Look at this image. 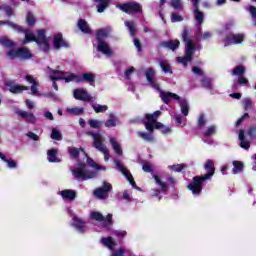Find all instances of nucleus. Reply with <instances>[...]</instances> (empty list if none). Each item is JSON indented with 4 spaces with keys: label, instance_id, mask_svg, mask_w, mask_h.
<instances>
[{
    "label": "nucleus",
    "instance_id": "obj_1",
    "mask_svg": "<svg viewBox=\"0 0 256 256\" xmlns=\"http://www.w3.org/2000/svg\"><path fill=\"white\" fill-rule=\"evenodd\" d=\"M145 75L152 89H155V91H158L160 93V98L162 99L163 103H165V105H169L171 99H175L176 101H181V97L179 95L173 92H165L161 90V85L157 82V79H155L154 68H148L145 72Z\"/></svg>",
    "mask_w": 256,
    "mask_h": 256
},
{
    "label": "nucleus",
    "instance_id": "obj_2",
    "mask_svg": "<svg viewBox=\"0 0 256 256\" xmlns=\"http://www.w3.org/2000/svg\"><path fill=\"white\" fill-rule=\"evenodd\" d=\"M86 135L89 137H92L93 141V147L103 153L104 155V161H109L111 155L109 154V149H107V146L103 144V139L101 138V134L99 132L95 133L93 131L86 132Z\"/></svg>",
    "mask_w": 256,
    "mask_h": 256
},
{
    "label": "nucleus",
    "instance_id": "obj_3",
    "mask_svg": "<svg viewBox=\"0 0 256 256\" xmlns=\"http://www.w3.org/2000/svg\"><path fill=\"white\" fill-rule=\"evenodd\" d=\"M161 115V111L157 110L153 114H146L144 125L145 128L149 131V133H153L155 129L161 130L163 127V123L158 122L157 119H159Z\"/></svg>",
    "mask_w": 256,
    "mask_h": 256
},
{
    "label": "nucleus",
    "instance_id": "obj_4",
    "mask_svg": "<svg viewBox=\"0 0 256 256\" xmlns=\"http://www.w3.org/2000/svg\"><path fill=\"white\" fill-rule=\"evenodd\" d=\"M118 9L127 15L143 13V6L139 2H126L118 5Z\"/></svg>",
    "mask_w": 256,
    "mask_h": 256
},
{
    "label": "nucleus",
    "instance_id": "obj_5",
    "mask_svg": "<svg viewBox=\"0 0 256 256\" xmlns=\"http://www.w3.org/2000/svg\"><path fill=\"white\" fill-rule=\"evenodd\" d=\"M45 34V29H40L37 31L36 44L38 45L39 50L42 51V53L49 55L51 51V45L49 44V40L47 39V36Z\"/></svg>",
    "mask_w": 256,
    "mask_h": 256
},
{
    "label": "nucleus",
    "instance_id": "obj_6",
    "mask_svg": "<svg viewBox=\"0 0 256 256\" xmlns=\"http://www.w3.org/2000/svg\"><path fill=\"white\" fill-rule=\"evenodd\" d=\"M72 175L75 179H83V181H87V179L96 177L97 174L95 172H87V166L83 162H80L78 167L72 170Z\"/></svg>",
    "mask_w": 256,
    "mask_h": 256
},
{
    "label": "nucleus",
    "instance_id": "obj_7",
    "mask_svg": "<svg viewBox=\"0 0 256 256\" xmlns=\"http://www.w3.org/2000/svg\"><path fill=\"white\" fill-rule=\"evenodd\" d=\"M207 181L202 178V176H194L192 182L187 185V189L191 191L192 194L199 196L203 192V183Z\"/></svg>",
    "mask_w": 256,
    "mask_h": 256
},
{
    "label": "nucleus",
    "instance_id": "obj_8",
    "mask_svg": "<svg viewBox=\"0 0 256 256\" xmlns=\"http://www.w3.org/2000/svg\"><path fill=\"white\" fill-rule=\"evenodd\" d=\"M13 27L14 29H17L19 33L25 34V38L22 42V45H27V43H32L33 41L34 43H37V36L31 33V30H29V28H23L17 24H14Z\"/></svg>",
    "mask_w": 256,
    "mask_h": 256
},
{
    "label": "nucleus",
    "instance_id": "obj_9",
    "mask_svg": "<svg viewBox=\"0 0 256 256\" xmlns=\"http://www.w3.org/2000/svg\"><path fill=\"white\" fill-rule=\"evenodd\" d=\"M73 97L77 101H84L85 103L93 102V96L90 95L85 88H77L73 91Z\"/></svg>",
    "mask_w": 256,
    "mask_h": 256
},
{
    "label": "nucleus",
    "instance_id": "obj_10",
    "mask_svg": "<svg viewBox=\"0 0 256 256\" xmlns=\"http://www.w3.org/2000/svg\"><path fill=\"white\" fill-rule=\"evenodd\" d=\"M193 53H195V45L188 44L184 57H177L178 63H181L184 67H187L188 63L193 61Z\"/></svg>",
    "mask_w": 256,
    "mask_h": 256
},
{
    "label": "nucleus",
    "instance_id": "obj_11",
    "mask_svg": "<svg viewBox=\"0 0 256 256\" xmlns=\"http://www.w3.org/2000/svg\"><path fill=\"white\" fill-rule=\"evenodd\" d=\"M113 190V185L109 182H103L102 187L96 188L93 192V195L97 197V199H105L109 195V192Z\"/></svg>",
    "mask_w": 256,
    "mask_h": 256
},
{
    "label": "nucleus",
    "instance_id": "obj_12",
    "mask_svg": "<svg viewBox=\"0 0 256 256\" xmlns=\"http://www.w3.org/2000/svg\"><path fill=\"white\" fill-rule=\"evenodd\" d=\"M154 177V181H156V184L159 185L160 189H153V197H159V195H161V191L162 193H167V191H169V185H167V183L163 182V180H161V178H159V176L157 174L153 175Z\"/></svg>",
    "mask_w": 256,
    "mask_h": 256
},
{
    "label": "nucleus",
    "instance_id": "obj_13",
    "mask_svg": "<svg viewBox=\"0 0 256 256\" xmlns=\"http://www.w3.org/2000/svg\"><path fill=\"white\" fill-rule=\"evenodd\" d=\"M204 169L206 174L202 175L201 177L206 181L213 179V175H215V162L211 159H208L204 165Z\"/></svg>",
    "mask_w": 256,
    "mask_h": 256
},
{
    "label": "nucleus",
    "instance_id": "obj_14",
    "mask_svg": "<svg viewBox=\"0 0 256 256\" xmlns=\"http://www.w3.org/2000/svg\"><path fill=\"white\" fill-rule=\"evenodd\" d=\"M115 165L118 168V170L122 172L124 177H126L130 185H132V187H137V183L135 182V179L133 178L131 172H129V170H127V168H125V166H123V164H121L120 161H115Z\"/></svg>",
    "mask_w": 256,
    "mask_h": 256
},
{
    "label": "nucleus",
    "instance_id": "obj_15",
    "mask_svg": "<svg viewBox=\"0 0 256 256\" xmlns=\"http://www.w3.org/2000/svg\"><path fill=\"white\" fill-rule=\"evenodd\" d=\"M53 47L56 51H59L61 47H64L65 49H69V43L63 39V34L62 33H57L54 35L53 38Z\"/></svg>",
    "mask_w": 256,
    "mask_h": 256
},
{
    "label": "nucleus",
    "instance_id": "obj_16",
    "mask_svg": "<svg viewBox=\"0 0 256 256\" xmlns=\"http://www.w3.org/2000/svg\"><path fill=\"white\" fill-rule=\"evenodd\" d=\"M6 87H8L10 93H14V95H17V93H22V91H29V87L15 84L12 81L7 82Z\"/></svg>",
    "mask_w": 256,
    "mask_h": 256
},
{
    "label": "nucleus",
    "instance_id": "obj_17",
    "mask_svg": "<svg viewBox=\"0 0 256 256\" xmlns=\"http://www.w3.org/2000/svg\"><path fill=\"white\" fill-rule=\"evenodd\" d=\"M180 45L181 42L178 39L160 42V47H164V49H170V51H177Z\"/></svg>",
    "mask_w": 256,
    "mask_h": 256
},
{
    "label": "nucleus",
    "instance_id": "obj_18",
    "mask_svg": "<svg viewBox=\"0 0 256 256\" xmlns=\"http://www.w3.org/2000/svg\"><path fill=\"white\" fill-rule=\"evenodd\" d=\"M77 83H89V85L95 87V74L91 72L84 73L82 77L79 76Z\"/></svg>",
    "mask_w": 256,
    "mask_h": 256
},
{
    "label": "nucleus",
    "instance_id": "obj_19",
    "mask_svg": "<svg viewBox=\"0 0 256 256\" xmlns=\"http://www.w3.org/2000/svg\"><path fill=\"white\" fill-rule=\"evenodd\" d=\"M50 71V79L51 81H63V75H69V72H64L61 70H53L51 67H48Z\"/></svg>",
    "mask_w": 256,
    "mask_h": 256
},
{
    "label": "nucleus",
    "instance_id": "obj_20",
    "mask_svg": "<svg viewBox=\"0 0 256 256\" xmlns=\"http://www.w3.org/2000/svg\"><path fill=\"white\" fill-rule=\"evenodd\" d=\"M60 195L62 199H65L66 201H75V199H77V191L71 189L60 191Z\"/></svg>",
    "mask_w": 256,
    "mask_h": 256
},
{
    "label": "nucleus",
    "instance_id": "obj_21",
    "mask_svg": "<svg viewBox=\"0 0 256 256\" xmlns=\"http://www.w3.org/2000/svg\"><path fill=\"white\" fill-rule=\"evenodd\" d=\"M17 115L21 117L22 119H25L27 123H35L37 121V118H35V114L23 110L17 111Z\"/></svg>",
    "mask_w": 256,
    "mask_h": 256
},
{
    "label": "nucleus",
    "instance_id": "obj_22",
    "mask_svg": "<svg viewBox=\"0 0 256 256\" xmlns=\"http://www.w3.org/2000/svg\"><path fill=\"white\" fill-rule=\"evenodd\" d=\"M111 32V28H102L96 31V40L98 43L104 42L103 39H107L109 37V33Z\"/></svg>",
    "mask_w": 256,
    "mask_h": 256
},
{
    "label": "nucleus",
    "instance_id": "obj_23",
    "mask_svg": "<svg viewBox=\"0 0 256 256\" xmlns=\"http://www.w3.org/2000/svg\"><path fill=\"white\" fill-rule=\"evenodd\" d=\"M238 139L240 141V147L249 151L251 148V143L245 139V130L241 129L238 134Z\"/></svg>",
    "mask_w": 256,
    "mask_h": 256
},
{
    "label": "nucleus",
    "instance_id": "obj_24",
    "mask_svg": "<svg viewBox=\"0 0 256 256\" xmlns=\"http://www.w3.org/2000/svg\"><path fill=\"white\" fill-rule=\"evenodd\" d=\"M96 3L98 13H104L105 9H108L111 0H93Z\"/></svg>",
    "mask_w": 256,
    "mask_h": 256
},
{
    "label": "nucleus",
    "instance_id": "obj_25",
    "mask_svg": "<svg viewBox=\"0 0 256 256\" xmlns=\"http://www.w3.org/2000/svg\"><path fill=\"white\" fill-rule=\"evenodd\" d=\"M98 51L103 53V55H108V57L113 55V50H111V47H109L107 42H98Z\"/></svg>",
    "mask_w": 256,
    "mask_h": 256
},
{
    "label": "nucleus",
    "instance_id": "obj_26",
    "mask_svg": "<svg viewBox=\"0 0 256 256\" xmlns=\"http://www.w3.org/2000/svg\"><path fill=\"white\" fill-rule=\"evenodd\" d=\"M77 27L82 33H85V35H91V28L85 19H79Z\"/></svg>",
    "mask_w": 256,
    "mask_h": 256
},
{
    "label": "nucleus",
    "instance_id": "obj_27",
    "mask_svg": "<svg viewBox=\"0 0 256 256\" xmlns=\"http://www.w3.org/2000/svg\"><path fill=\"white\" fill-rule=\"evenodd\" d=\"M31 57H33V54L31 53V51H29V48L27 47L18 48L19 59H31Z\"/></svg>",
    "mask_w": 256,
    "mask_h": 256
},
{
    "label": "nucleus",
    "instance_id": "obj_28",
    "mask_svg": "<svg viewBox=\"0 0 256 256\" xmlns=\"http://www.w3.org/2000/svg\"><path fill=\"white\" fill-rule=\"evenodd\" d=\"M110 144L116 155L121 157V155H123V149L121 148V144H119V142H117L115 138H110Z\"/></svg>",
    "mask_w": 256,
    "mask_h": 256
},
{
    "label": "nucleus",
    "instance_id": "obj_29",
    "mask_svg": "<svg viewBox=\"0 0 256 256\" xmlns=\"http://www.w3.org/2000/svg\"><path fill=\"white\" fill-rule=\"evenodd\" d=\"M101 243H103L105 247H108L110 251H113L114 247L117 245V243H115V240H113V237L111 236L103 237L101 239Z\"/></svg>",
    "mask_w": 256,
    "mask_h": 256
},
{
    "label": "nucleus",
    "instance_id": "obj_30",
    "mask_svg": "<svg viewBox=\"0 0 256 256\" xmlns=\"http://www.w3.org/2000/svg\"><path fill=\"white\" fill-rule=\"evenodd\" d=\"M73 221H74L73 225H74L75 229H77V231H79L80 233H84L85 232L84 229H85V225H86L85 221H83V219L77 218V217H75L73 219Z\"/></svg>",
    "mask_w": 256,
    "mask_h": 256
},
{
    "label": "nucleus",
    "instance_id": "obj_31",
    "mask_svg": "<svg viewBox=\"0 0 256 256\" xmlns=\"http://www.w3.org/2000/svg\"><path fill=\"white\" fill-rule=\"evenodd\" d=\"M193 14L196 23L199 26L203 25V21H205V14L199 9H194Z\"/></svg>",
    "mask_w": 256,
    "mask_h": 256
},
{
    "label": "nucleus",
    "instance_id": "obj_32",
    "mask_svg": "<svg viewBox=\"0 0 256 256\" xmlns=\"http://www.w3.org/2000/svg\"><path fill=\"white\" fill-rule=\"evenodd\" d=\"M182 41L186 43V49H188L189 45H195L193 44V40L189 38V28L184 27L182 32Z\"/></svg>",
    "mask_w": 256,
    "mask_h": 256
},
{
    "label": "nucleus",
    "instance_id": "obj_33",
    "mask_svg": "<svg viewBox=\"0 0 256 256\" xmlns=\"http://www.w3.org/2000/svg\"><path fill=\"white\" fill-rule=\"evenodd\" d=\"M246 69L243 65L235 66L234 69L231 71V75H234L236 77H243L245 75Z\"/></svg>",
    "mask_w": 256,
    "mask_h": 256
},
{
    "label": "nucleus",
    "instance_id": "obj_34",
    "mask_svg": "<svg viewBox=\"0 0 256 256\" xmlns=\"http://www.w3.org/2000/svg\"><path fill=\"white\" fill-rule=\"evenodd\" d=\"M49 163H59V158H57V149H50L47 151Z\"/></svg>",
    "mask_w": 256,
    "mask_h": 256
},
{
    "label": "nucleus",
    "instance_id": "obj_35",
    "mask_svg": "<svg viewBox=\"0 0 256 256\" xmlns=\"http://www.w3.org/2000/svg\"><path fill=\"white\" fill-rule=\"evenodd\" d=\"M233 169H232V173L233 175H237V173H241L245 167V165L243 164V162L241 161H237V160H234L233 161Z\"/></svg>",
    "mask_w": 256,
    "mask_h": 256
},
{
    "label": "nucleus",
    "instance_id": "obj_36",
    "mask_svg": "<svg viewBox=\"0 0 256 256\" xmlns=\"http://www.w3.org/2000/svg\"><path fill=\"white\" fill-rule=\"evenodd\" d=\"M26 23L28 27H35V24L37 23V18H35V15H33V12L28 11L26 14Z\"/></svg>",
    "mask_w": 256,
    "mask_h": 256
},
{
    "label": "nucleus",
    "instance_id": "obj_37",
    "mask_svg": "<svg viewBox=\"0 0 256 256\" xmlns=\"http://www.w3.org/2000/svg\"><path fill=\"white\" fill-rule=\"evenodd\" d=\"M81 151H83V148H76V147H72L69 149V155L71 157V159H79V155H81Z\"/></svg>",
    "mask_w": 256,
    "mask_h": 256
},
{
    "label": "nucleus",
    "instance_id": "obj_38",
    "mask_svg": "<svg viewBox=\"0 0 256 256\" xmlns=\"http://www.w3.org/2000/svg\"><path fill=\"white\" fill-rule=\"evenodd\" d=\"M125 26L128 28V31H129L131 37H135V35L137 33V28L135 26V22H133V21H126L125 22Z\"/></svg>",
    "mask_w": 256,
    "mask_h": 256
},
{
    "label": "nucleus",
    "instance_id": "obj_39",
    "mask_svg": "<svg viewBox=\"0 0 256 256\" xmlns=\"http://www.w3.org/2000/svg\"><path fill=\"white\" fill-rule=\"evenodd\" d=\"M105 127H117V117L115 116V114H109V119L106 120Z\"/></svg>",
    "mask_w": 256,
    "mask_h": 256
},
{
    "label": "nucleus",
    "instance_id": "obj_40",
    "mask_svg": "<svg viewBox=\"0 0 256 256\" xmlns=\"http://www.w3.org/2000/svg\"><path fill=\"white\" fill-rule=\"evenodd\" d=\"M180 107L182 115H184V117H187V115H189V103L187 102V100H180Z\"/></svg>",
    "mask_w": 256,
    "mask_h": 256
},
{
    "label": "nucleus",
    "instance_id": "obj_41",
    "mask_svg": "<svg viewBox=\"0 0 256 256\" xmlns=\"http://www.w3.org/2000/svg\"><path fill=\"white\" fill-rule=\"evenodd\" d=\"M104 124L105 122L103 121H99L95 119L88 120V125H90L92 129H101V127H103Z\"/></svg>",
    "mask_w": 256,
    "mask_h": 256
},
{
    "label": "nucleus",
    "instance_id": "obj_42",
    "mask_svg": "<svg viewBox=\"0 0 256 256\" xmlns=\"http://www.w3.org/2000/svg\"><path fill=\"white\" fill-rule=\"evenodd\" d=\"M160 67L164 73H170V74L173 73V70L171 69V65L169 64V62H167V60L160 61Z\"/></svg>",
    "mask_w": 256,
    "mask_h": 256
},
{
    "label": "nucleus",
    "instance_id": "obj_43",
    "mask_svg": "<svg viewBox=\"0 0 256 256\" xmlns=\"http://www.w3.org/2000/svg\"><path fill=\"white\" fill-rule=\"evenodd\" d=\"M90 219H93L94 221H98L99 223L105 221V216L101 214V212L93 211L90 214Z\"/></svg>",
    "mask_w": 256,
    "mask_h": 256
},
{
    "label": "nucleus",
    "instance_id": "obj_44",
    "mask_svg": "<svg viewBox=\"0 0 256 256\" xmlns=\"http://www.w3.org/2000/svg\"><path fill=\"white\" fill-rule=\"evenodd\" d=\"M138 137H141V139H144V141H148L149 143H155V137L151 134L138 132Z\"/></svg>",
    "mask_w": 256,
    "mask_h": 256
},
{
    "label": "nucleus",
    "instance_id": "obj_45",
    "mask_svg": "<svg viewBox=\"0 0 256 256\" xmlns=\"http://www.w3.org/2000/svg\"><path fill=\"white\" fill-rule=\"evenodd\" d=\"M0 44L3 45V47H7V48L15 47V42H13L11 39H8V38H1Z\"/></svg>",
    "mask_w": 256,
    "mask_h": 256
},
{
    "label": "nucleus",
    "instance_id": "obj_46",
    "mask_svg": "<svg viewBox=\"0 0 256 256\" xmlns=\"http://www.w3.org/2000/svg\"><path fill=\"white\" fill-rule=\"evenodd\" d=\"M92 108L94 109L95 113H105L109 109L107 105H95L92 104Z\"/></svg>",
    "mask_w": 256,
    "mask_h": 256
},
{
    "label": "nucleus",
    "instance_id": "obj_47",
    "mask_svg": "<svg viewBox=\"0 0 256 256\" xmlns=\"http://www.w3.org/2000/svg\"><path fill=\"white\" fill-rule=\"evenodd\" d=\"M217 133V127L215 125L209 126L208 129L203 132L204 137H211V135H215Z\"/></svg>",
    "mask_w": 256,
    "mask_h": 256
},
{
    "label": "nucleus",
    "instance_id": "obj_48",
    "mask_svg": "<svg viewBox=\"0 0 256 256\" xmlns=\"http://www.w3.org/2000/svg\"><path fill=\"white\" fill-rule=\"evenodd\" d=\"M63 81H65V83H71V81L77 83V81H79V76L75 73H70L69 76H64Z\"/></svg>",
    "mask_w": 256,
    "mask_h": 256
},
{
    "label": "nucleus",
    "instance_id": "obj_49",
    "mask_svg": "<svg viewBox=\"0 0 256 256\" xmlns=\"http://www.w3.org/2000/svg\"><path fill=\"white\" fill-rule=\"evenodd\" d=\"M233 44L239 45V43H243L245 36L242 34H232Z\"/></svg>",
    "mask_w": 256,
    "mask_h": 256
},
{
    "label": "nucleus",
    "instance_id": "obj_50",
    "mask_svg": "<svg viewBox=\"0 0 256 256\" xmlns=\"http://www.w3.org/2000/svg\"><path fill=\"white\" fill-rule=\"evenodd\" d=\"M8 59H17V57H19V48L17 49H10L7 53H6Z\"/></svg>",
    "mask_w": 256,
    "mask_h": 256
},
{
    "label": "nucleus",
    "instance_id": "obj_51",
    "mask_svg": "<svg viewBox=\"0 0 256 256\" xmlns=\"http://www.w3.org/2000/svg\"><path fill=\"white\" fill-rule=\"evenodd\" d=\"M113 226V214H107L106 218H104L103 227H111Z\"/></svg>",
    "mask_w": 256,
    "mask_h": 256
},
{
    "label": "nucleus",
    "instance_id": "obj_52",
    "mask_svg": "<svg viewBox=\"0 0 256 256\" xmlns=\"http://www.w3.org/2000/svg\"><path fill=\"white\" fill-rule=\"evenodd\" d=\"M68 113H70V115H83V113H85V110L79 107L68 108Z\"/></svg>",
    "mask_w": 256,
    "mask_h": 256
},
{
    "label": "nucleus",
    "instance_id": "obj_53",
    "mask_svg": "<svg viewBox=\"0 0 256 256\" xmlns=\"http://www.w3.org/2000/svg\"><path fill=\"white\" fill-rule=\"evenodd\" d=\"M201 85L205 89H213V84L211 83V78H203L201 81Z\"/></svg>",
    "mask_w": 256,
    "mask_h": 256
},
{
    "label": "nucleus",
    "instance_id": "obj_54",
    "mask_svg": "<svg viewBox=\"0 0 256 256\" xmlns=\"http://www.w3.org/2000/svg\"><path fill=\"white\" fill-rule=\"evenodd\" d=\"M224 46L229 47V45H234L233 44V33H229L225 36L224 40Z\"/></svg>",
    "mask_w": 256,
    "mask_h": 256
},
{
    "label": "nucleus",
    "instance_id": "obj_55",
    "mask_svg": "<svg viewBox=\"0 0 256 256\" xmlns=\"http://www.w3.org/2000/svg\"><path fill=\"white\" fill-rule=\"evenodd\" d=\"M51 139H55V141H61V132L57 130V128L52 129Z\"/></svg>",
    "mask_w": 256,
    "mask_h": 256
},
{
    "label": "nucleus",
    "instance_id": "obj_56",
    "mask_svg": "<svg viewBox=\"0 0 256 256\" xmlns=\"http://www.w3.org/2000/svg\"><path fill=\"white\" fill-rule=\"evenodd\" d=\"M0 9H2L3 11H5L6 15L8 17H11L13 15V8H11V6L7 5V4H3Z\"/></svg>",
    "mask_w": 256,
    "mask_h": 256
},
{
    "label": "nucleus",
    "instance_id": "obj_57",
    "mask_svg": "<svg viewBox=\"0 0 256 256\" xmlns=\"http://www.w3.org/2000/svg\"><path fill=\"white\" fill-rule=\"evenodd\" d=\"M243 105H244L245 111H249V109H253V102L251 101L250 98H245L243 100Z\"/></svg>",
    "mask_w": 256,
    "mask_h": 256
},
{
    "label": "nucleus",
    "instance_id": "obj_58",
    "mask_svg": "<svg viewBox=\"0 0 256 256\" xmlns=\"http://www.w3.org/2000/svg\"><path fill=\"white\" fill-rule=\"evenodd\" d=\"M207 125V119H205V114H201L198 118V127H205Z\"/></svg>",
    "mask_w": 256,
    "mask_h": 256
},
{
    "label": "nucleus",
    "instance_id": "obj_59",
    "mask_svg": "<svg viewBox=\"0 0 256 256\" xmlns=\"http://www.w3.org/2000/svg\"><path fill=\"white\" fill-rule=\"evenodd\" d=\"M247 135L248 137H250V139H253L254 137H256V126H250L248 128Z\"/></svg>",
    "mask_w": 256,
    "mask_h": 256
},
{
    "label": "nucleus",
    "instance_id": "obj_60",
    "mask_svg": "<svg viewBox=\"0 0 256 256\" xmlns=\"http://www.w3.org/2000/svg\"><path fill=\"white\" fill-rule=\"evenodd\" d=\"M4 163H7L8 167L10 169H17V162H15V160L13 159H7L4 160Z\"/></svg>",
    "mask_w": 256,
    "mask_h": 256
},
{
    "label": "nucleus",
    "instance_id": "obj_61",
    "mask_svg": "<svg viewBox=\"0 0 256 256\" xmlns=\"http://www.w3.org/2000/svg\"><path fill=\"white\" fill-rule=\"evenodd\" d=\"M170 168H172V170L175 171L176 173H181V171L185 169V164L173 165Z\"/></svg>",
    "mask_w": 256,
    "mask_h": 256
},
{
    "label": "nucleus",
    "instance_id": "obj_62",
    "mask_svg": "<svg viewBox=\"0 0 256 256\" xmlns=\"http://www.w3.org/2000/svg\"><path fill=\"white\" fill-rule=\"evenodd\" d=\"M237 83L238 85H249V79L244 76H238Z\"/></svg>",
    "mask_w": 256,
    "mask_h": 256
},
{
    "label": "nucleus",
    "instance_id": "obj_63",
    "mask_svg": "<svg viewBox=\"0 0 256 256\" xmlns=\"http://www.w3.org/2000/svg\"><path fill=\"white\" fill-rule=\"evenodd\" d=\"M171 21H172V23H179V22L183 21V16H179L175 13H172Z\"/></svg>",
    "mask_w": 256,
    "mask_h": 256
},
{
    "label": "nucleus",
    "instance_id": "obj_64",
    "mask_svg": "<svg viewBox=\"0 0 256 256\" xmlns=\"http://www.w3.org/2000/svg\"><path fill=\"white\" fill-rule=\"evenodd\" d=\"M171 7L175 10L181 9V0H171Z\"/></svg>",
    "mask_w": 256,
    "mask_h": 256
}]
</instances>
